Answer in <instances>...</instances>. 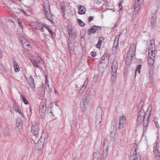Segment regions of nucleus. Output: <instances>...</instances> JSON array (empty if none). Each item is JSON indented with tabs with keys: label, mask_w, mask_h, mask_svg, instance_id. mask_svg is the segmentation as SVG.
<instances>
[{
	"label": "nucleus",
	"mask_w": 160,
	"mask_h": 160,
	"mask_svg": "<svg viewBox=\"0 0 160 160\" xmlns=\"http://www.w3.org/2000/svg\"><path fill=\"white\" fill-rule=\"evenodd\" d=\"M39 131L38 125L37 124L33 125L31 127V132L34 135H37Z\"/></svg>",
	"instance_id": "12"
},
{
	"label": "nucleus",
	"mask_w": 160,
	"mask_h": 160,
	"mask_svg": "<svg viewBox=\"0 0 160 160\" xmlns=\"http://www.w3.org/2000/svg\"><path fill=\"white\" fill-rule=\"evenodd\" d=\"M68 35L70 36L68 38L69 40L71 41L72 39H75L77 38V35L76 33L72 32V29H69L67 31Z\"/></svg>",
	"instance_id": "9"
},
{
	"label": "nucleus",
	"mask_w": 160,
	"mask_h": 160,
	"mask_svg": "<svg viewBox=\"0 0 160 160\" xmlns=\"http://www.w3.org/2000/svg\"><path fill=\"white\" fill-rule=\"evenodd\" d=\"M149 117H148L146 119V122H143V125L144 127V128H143V132H145L146 131H147V127L148 126V123H149Z\"/></svg>",
	"instance_id": "21"
},
{
	"label": "nucleus",
	"mask_w": 160,
	"mask_h": 160,
	"mask_svg": "<svg viewBox=\"0 0 160 160\" xmlns=\"http://www.w3.org/2000/svg\"><path fill=\"white\" fill-rule=\"evenodd\" d=\"M151 23V24L152 27H154V24L156 22V20L155 18H152L150 20Z\"/></svg>",
	"instance_id": "31"
},
{
	"label": "nucleus",
	"mask_w": 160,
	"mask_h": 160,
	"mask_svg": "<svg viewBox=\"0 0 160 160\" xmlns=\"http://www.w3.org/2000/svg\"><path fill=\"white\" fill-rule=\"evenodd\" d=\"M96 55V52L94 51H92L91 53V55L93 57H95Z\"/></svg>",
	"instance_id": "48"
},
{
	"label": "nucleus",
	"mask_w": 160,
	"mask_h": 160,
	"mask_svg": "<svg viewBox=\"0 0 160 160\" xmlns=\"http://www.w3.org/2000/svg\"><path fill=\"white\" fill-rule=\"evenodd\" d=\"M88 78H87L83 84V85L82 86V88L83 90L82 91V92L85 89V88H86V87L87 86V85L88 84Z\"/></svg>",
	"instance_id": "27"
},
{
	"label": "nucleus",
	"mask_w": 160,
	"mask_h": 160,
	"mask_svg": "<svg viewBox=\"0 0 160 160\" xmlns=\"http://www.w3.org/2000/svg\"><path fill=\"white\" fill-rule=\"evenodd\" d=\"M43 26H44V27H45V28L47 30H48L49 29V28H50L49 25H47V24H46V23L44 24Z\"/></svg>",
	"instance_id": "47"
},
{
	"label": "nucleus",
	"mask_w": 160,
	"mask_h": 160,
	"mask_svg": "<svg viewBox=\"0 0 160 160\" xmlns=\"http://www.w3.org/2000/svg\"><path fill=\"white\" fill-rule=\"evenodd\" d=\"M78 24L81 26H83L85 25L84 23L80 19H78Z\"/></svg>",
	"instance_id": "39"
},
{
	"label": "nucleus",
	"mask_w": 160,
	"mask_h": 160,
	"mask_svg": "<svg viewBox=\"0 0 160 160\" xmlns=\"http://www.w3.org/2000/svg\"><path fill=\"white\" fill-rule=\"evenodd\" d=\"M62 12H64V8H62Z\"/></svg>",
	"instance_id": "61"
},
{
	"label": "nucleus",
	"mask_w": 160,
	"mask_h": 160,
	"mask_svg": "<svg viewBox=\"0 0 160 160\" xmlns=\"http://www.w3.org/2000/svg\"><path fill=\"white\" fill-rule=\"evenodd\" d=\"M101 44L102 42L100 41H98V43L96 44V46L97 48H99L101 47Z\"/></svg>",
	"instance_id": "43"
},
{
	"label": "nucleus",
	"mask_w": 160,
	"mask_h": 160,
	"mask_svg": "<svg viewBox=\"0 0 160 160\" xmlns=\"http://www.w3.org/2000/svg\"><path fill=\"white\" fill-rule=\"evenodd\" d=\"M126 120V117L125 116H121L119 118V126L118 127V129H120L123 127L124 125V122Z\"/></svg>",
	"instance_id": "15"
},
{
	"label": "nucleus",
	"mask_w": 160,
	"mask_h": 160,
	"mask_svg": "<svg viewBox=\"0 0 160 160\" xmlns=\"http://www.w3.org/2000/svg\"><path fill=\"white\" fill-rule=\"evenodd\" d=\"M86 10V9L85 7L83 6H81L79 7L78 13L79 14H83L85 13Z\"/></svg>",
	"instance_id": "20"
},
{
	"label": "nucleus",
	"mask_w": 160,
	"mask_h": 160,
	"mask_svg": "<svg viewBox=\"0 0 160 160\" xmlns=\"http://www.w3.org/2000/svg\"><path fill=\"white\" fill-rule=\"evenodd\" d=\"M140 160H146V158L145 157H143L140 158Z\"/></svg>",
	"instance_id": "59"
},
{
	"label": "nucleus",
	"mask_w": 160,
	"mask_h": 160,
	"mask_svg": "<svg viewBox=\"0 0 160 160\" xmlns=\"http://www.w3.org/2000/svg\"><path fill=\"white\" fill-rule=\"evenodd\" d=\"M118 6L120 8V10L121 11L122 9V4L121 3H119Z\"/></svg>",
	"instance_id": "51"
},
{
	"label": "nucleus",
	"mask_w": 160,
	"mask_h": 160,
	"mask_svg": "<svg viewBox=\"0 0 160 160\" xmlns=\"http://www.w3.org/2000/svg\"><path fill=\"white\" fill-rule=\"evenodd\" d=\"M2 51L1 49H0V58H1L2 56Z\"/></svg>",
	"instance_id": "57"
},
{
	"label": "nucleus",
	"mask_w": 160,
	"mask_h": 160,
	"mask_svg": "<svg viewBox=\"0 0 160 160\" xmlns=\"http://www.w3.org/2000/svg\"><path fill=\"white\" fill-rule=\"evenodd\" d=\"M153 75V72L152 71H151V72H150V74H149V78L150 79V78H152V76Z\"/></svg>",
	"instance_id": "53"
},
{
	"label": "nucleus",
	"mask_w": 160,
	"mask_h": 160,
	"mask_svg": "<svg viewBox=\"0 0 160 160\" xmlns=\"http://www.w3.org/2000/svg\"><path fill=\"white\" fill-rule=\"evenodd\" d=\"M158 149V144L156 142L154 144L153 146V149Z\"/></svg>",
	"instance_id": "46"
},
{
	"label": "nucleus",
	"mask_w": 160,
	"mask_h": 160,
	"mask_svg": "<svg viewBox=\"0 0 160 160\" xmlns=\"http://www.w3.org/2000/svg\"><path fill=\"white\" fill-rule=\"evenodd\" d=\"M92 160H98V159H92Z\"/></svg>",
	"instance_id": "64"
},
{
	"label": "nucleus",
	"mask_w": 160,
	"mask_h": 160,
	"mask_svg": "<svg viewBox=\"0 0 160 160\" xmlns=\"http://www.w3.org/2000/svg\"><path fill=\"white\" fill-rule=\"evenodd\" d=\"M26 45L27 46H29V43H28L27 42V43H26Z\"/></svg>",
	"instance_id": "62"
},
{
	"label": "nucleus",
	"mask_w": 160,
	"mask_h": 160,
	"mask_svg": "<svg viewBox=\"0 0 160 160\" xmlns=\"http://www.w3.org/2000/svg\"><path fill=\"white\" fill-rule=\"evenodd\" d=\"M103 153L102 154V156L103 158H105L107 156L108 153V150L103 149Z\"/></svg>",
	"instance_id": "29"
},
{
	"label": "nucleus",
	"mask_w": 160,
	"mask_h": 160,
	"mask_svg": "<svg viewBox=\"0 0 160 160\" xmlns=\"http://www.w3.org/2000/svg\"><path fill=\"white\" fill-rule=\"evenodd\" d=\"M48 30L49 31V33L51 34L52 36L54 37L55 36V33L50 28H49V29Z\"/></svg>",
	"instance_id": "40"
},
{
	"label": "nucleus",
	"mask_w": 160,
	"mask_h": 160,
	"mask_svg": "<svg viewBox=\"0 0 160 160\" xmlns=\"http://www.w3.org/2000/svg\"><path fill=\"white\" fill-rule=\"evenodd\" d=\"M102 61H101V63H104L105 62L103 61V59H104L105 61H108L109 59V57L108 54H104L103 56L102 57Z\"/></svg>",
	"instance_id": "24"
},
{
	"label": "nucleus",
	"mask_w": 160,
	"mask_h": 160,
	"mask_svg": "<svg viewBox=\"0 0 160 160\" xmlns=\"http://www.w3.org/2000/svg\"><path fill=\"white\" fill-rule=\"evenodd\" d=\"M68 50L69 51H70V52L71 53V52L73 51L72 47L70 46L69 44H68Z\"/></svg>",
	"instance_id": "44"
},
{
	"label": "nucleus",
	"mask_w": 160,
	"mask_h": 160,
	"mask_svg": "<svg viewBox=\"0 0 160 160\" xmlns=\"http://www.w3.org/2000/svg\"><path fill=\"white\" fill-rule=\"evenodd\" d=\"M155 45L154 41L152 40L151 41L150 45L149 46L148 49V52H155Z\"/></svg>",
	"instance_id": "14"
},
{
	"label": "nucleus",
	"mask_w": 160,
	"mask_h": 160,
	"mask_svg": "<svg viewBox=\"0 0 160 160\" xmlns=\"http://www.w3.org/2000/svg\"><path fill=\"white\" fill-rule=\"evenodd\" d=\"M45 78H46V80H45V82L46 83V85H47L48 87L49 88L48 77L47 75H46L45 77Z\"/></svg>",
	"instance_id": "38"
},
{
	"label": "nucleus",
	"mask_w": 160,
	"mask_h": 160,
	"mask_svg": "<svg viewBox=\"0 0 160 160\" xmlns=\"http://www.w3.org/2000/svg\"><path fill=\"white\" fill-rule=\"evenodd\" d=\"M48 10H49V13H50V8L49 7L48 8Z\"/></svg>",
	"instance_id": "63"
},
{
	"label": "nucleus",
	"mask_w": 160,
	"mask_h": 160,
	"mask_svg": "<svg viewBox=\"0 0 160 160\" xmlns=\"http://www.w3.org/2000/svg\"><path fill=\"white\" fill-rule=\"evenodd\" d=\"M93 17L92 16H90L88 18V22H90L93 19Z\"/></svg>",
	"instance_id": "52"
},
{
	"label": "nucleus",
	"mask_w": 160,
	"mask_h": 160,
	"mask_svg": "<svg viewBox=\"0 0 160 160\" xmlns=\"http://www.w3.org/2000/svg\"><path fill=\"white\" fill-rule=\"evenodd\" d=\"M18 127H19V129L22 128V124L20 123V122H19L18 124L17 125V128Z\"/></svg>",
	"instance_id": "50"
},
{
	"label": "nucleus",
	"mask_w": 160,
	"mask_h": 160,
	"mask_svg": "<svg viewBox=\"0 0 160 160\" xmlns=\"http://www.w3.org/2000/svg\"><path fill=\"white\" fill-rule=\"evenodd\" d=\"M138 26L136 24H135L133 28L134 29H136L138 28Z\"/></svg>",
	"instance_id": "56"
},
{
	"label": "nucleus",
	"mask_w": 160,
	"mask_h": 160,
	"mask_svg": "<svg viewBox=\"0 0 160 160\" xmlns=\"http://www.w3.org/2000/svg\"><path fill=\"white\" fill-rule=\"evenodd\" d=\"M101 29V28L100 27L93 26L88 31V34L90 35L91 34V32L92 33H94L96 31H99Z\"/></svg>",
	"instance_id": "11"
},
{
	"label": "nucleus",
	"mask_w": 160,
	"mask_h": 160,
	"mask_svg": "<svg viewBox=\"0 0 160 160\" xmlns=\"http://www.w3.org/2000/svg\"><path fill=\"white\" fill-rule=\"evenodd\" d=\"M118 49L113 46L112 48V51L114 54H115L118 52Z\"/></svg>",
	"instance_id": "41"
},
{
	"label": "nucleus",
	"mask_w": 160,
	"mask_h": 160,
	"mask_svg": "<svg viewBox=\"0 0 160 160\" xmlns=\"http://www.w3.org/2000/svg\"><path fill=\"white\" fill-rule=\"evenodd\" d=\"M143 0H135L134 5V8L135 10H138L141 6L143 2Z\"/></svg>",
	"instance_id": "13"
},
{
	"label": "nucleus",
	"mask_w": 160,
	"mask_h": 160,
	"mask_svg": "<svg viewBox=\"0 0 160 160\" xmlns=\"http://www.w3.org/2000/svg\"><path fill=\"white\" fill-rule=\"evenodd\" d=\"M136 46L135 44L131 45L130 47L129 50L128 52L126 58V63L127 65H129L132 62L133 58V56L136 51Z\"/></svg>",
	"instance_id": "1"
},
{
	"label": "nucleus",
	"mask_w": 160,
	"mask_h": 160,
	"mask_svg": "<svg viewBox=\"0 0 160 160\" xmlns=\"http://www.w3.org/2000/svg\"><path fill=\"white\" fill-rule=\"evenodd\" d=\"M99 41L100 42H102V41L104 40V38L102 37H99L98 38Z\"/></svg>",
	"instance_id": "45"
},
{
	"label": "nucleus",
	"mask_w": 160,
	"mask_h": 160,
	"mask_svg": "<svg viewBox=\"0 0 160 160\" xmlns=\"http://www.w3.org/2000/svg\"><path fill=\"white\" fill-rule=\"evenodd\" d=\"M13 108L14 110L17 112L21 116L23 117L21 112V109L20 107L17 104L13 105Z\"/></svg>",
	"instance_id": "17"
},
{
	"label": "nucleus",
	"mask_w": 160,
	"mask_h": 160,
	"mask_svg": "<svg viewBox=\"0 0 160 160\" xmlns=\"http://www.w3.org/2000/svg\"><path fill=\"white\" fill-rule=\"evenodd\" d=\"M117 36L116 37V39H115V40L114 41L113 46L118 49V42L119 41V38H118L117 39Z\"/></svg>",
	"instance_id": "26"
},
{
	"label": "nucleus",
	"mask_w": 160,
	"mask_h": 160,
	"mask_svg": "<svg viewBox=\"0 0 160 160\" xmlns=\"http://www.w3.org/2000/svg\"><path fill=\"white\" fill-rule=\"evenodd\" d=\"M145 111L142 109L139 110L138 114L137 117V124L139 125L143 123L144 122H146V120H145Z\"/></svg>",
	"instance_id": "2"
},
{
	"label": "nucleus",
	"mask_w": 160,
	"mask_h": 160,
	"mask_svg": "<svg viewBox=\"0 0 160 160\" xmlns=\"http://www.w3.org/2000/svg\"><path fill=\"white\" fill-rule=\"evenodd\" d=\"M19 41L23 46H24V44L25 45V43H27V42L28 43H29L27 40L23 37H21L20 38Z\"/></svg>",
	"instance_id": "25"
},
{
	"label": "nucleus",
	"mask_w": 160,
	"mask_h": 160,
	"mask_svg": "<svg viewBox=\"0 0 160 160\" xmlns=\"http://www.w3.org/2000/svg\"><path fill=\"white\" fill-rule=\"evenodd\" d=\"M13 65L14 68V70L16 72H18L19 71L20 68L18 63L15 59L13 60Z\"/></svg>",
	"instance_id": "18"
},
{
	"label": "nucleus",
	"mask_w": 160,
	"mask_h": 160,
	"mask_svg": "<svg viewBox=\"0 0 160 160\" xmlns=\"http://www.w3.org/2000/svg\"><path fill=\"white\" fill-rule=\"evenodd\" d=\"M115 133L113 132H112L110 133V137H112V140L113 141L114 138H115Z\"/></svg>",
	"instance_id": "42"
},
{
	"label": "nucleus",
	"mask_w": 160,
	"mask_h": 160,
	"mask_svg": "<svg viewBox=\"0 0 160 160\" xmlns=\"http://www.w3.org/2000/svg\"><path fill=\"white\" fill-rule=\"evenodd\" d=\"M47 108L46 103L45 102H42L40 105L39 113L40 117L43 118L45 115V112Z\"/></svg>",
	"instance_id": "5"
},
{
	"label": "nucleus",
	"mask_w": 160,
	"mask_h": 160,
	"mask_svg": "<svg viewBox=\"0 0 160 160\" xmlns=\"http://www.w3.org/2000/svg\"><path fill=\"white\" fill-rule=\"evenodd\" d=\"M17 22L19 25H20L22 24L21 21L18 18Z\"/></svg>",
	"instance_id": "54"
},
{
	"label": "nucleus",
	"mask_w": 160,
	"mask_h": 160,
	"mask_svg": "<svg viewBox=\"0 0 160 160\" xmlns=\"http://www.w3.org/2000/svg\"><path fill=\"white\" fill-rule=\"evenodd\" d=\"M19 26L22 28V29H23V27H22V24L20 25H19Z\"/></svg>",
	"instance_id": "60"
},
{
	"label": "nucleus",
	"mask_w": 160,
	"mask_h": 160,
	"mask_svg": "<svg viewBox=\"0 0 160 160\" xmlns=\"http://www.w3.org/2000/svg\"><path fill=\"white\" fill-rule=\"evenodd\" d=\"M82 88H81L80 89V90H79V92H78L79 93H82Z\"/></svg>",
	"instance_id": "58"
},
{
	"label": "nucleus",
	"mask_w": 160,
	"mask_h": 160,
	"mask_svg": "<svg viewBox=\"0 0 160 160\" xmlns=\"http://www.w3.org/2000/svg\"><path fill=\"white\" fill-rule=\"evenodd\" d=\"M142 67V65L141 64L138 65L137 66V68L136 70V74H135V75H136V73L137 72H138V73H140V69Z\"/></svg>",
	"instance_id": "33"
},
{
	"label": "nucleus",
	"mask_w": 160,
	"mask_h": 160,
	"mask_svg": "<svg viewBox=\"0 0 160 160\" xmlns=\"http://www.w3.org/2000/svg\"><path fill=\"white\" fill-rule=\"evenodd\" d=\"M89 102L82 99L80 103V108L82 111H84L87 108L88 104Z\"/></svg>",
	"instance_id": "10"
},
{
	"label": "nucleus",
	"mask_w": 160,
	"mask_h": 160,
	"mask_svg": "<svg viewBox=\"0 0 160 160\" xmlns=\"http://www.w3.org/2000/svg\"><path fill=\"white\" fill-rule=\"evenodd\" d=\"M153 152L155 158L156 160H158L160 157L158 149H153Z\"/></svg>",
	"instance_id": "19"
},
{
	"label": "nucleus",
	"mask_w": 160,
	"mask_h": 160,
	"mask_svg": "<svg viewBox=\"0 0 160 160\" xmlns=\"http://www.w3.org/2000/svg\"><path fill=\"white\" fill-rule=\"evenodd\" d=\"M34 25L37 29L40 30L42 32H44V26L41 23L38 22H35L34 23Z\"/></svg>",
	"instance_id": "16"
},
{
	"label": "nucleus",
	"mask_w": 160,
	"mask_h": 160,
	"mask_svg": "<svg viewBox=\"0 0 160 160\" xmlns=\"http://www.w3.org/2000/svg\"><path fill=\"white\" fill-rule=\"evenodd\" d=\"M138 147V145L134 144L131 151L130 160H138L137 157V150Z\"/></svg>",
	"instance_id": "4"
},
{
	"label": "nucleus",
	"mask_w": 160,
	"mask_h": 160,
	"mask_svg": "<svg viewBox=\"0 0 160 160\" xmlns=\"http://www.w3.org/2000/svg\"><path fill=\"white\" fill-rule=\"evenodd\" d=\"M22 12L25 15H26V13L25 12L24 10L22 8H21V10Z\"/></svg>",
	"instance_id": "55"
},
{
	"label": "nucleus",
	"mask_w": 160,
	"mask_h": 160,
	"mask_svg": "<svg viewBox=\"0 0 160 160\" xmlns=\"http://www.w3.org/2000/svg\"><path fill=\"white\" fill-rule=\"evenodd\" d=\"M36 62L37 63L42 64L43 63V61L42 59L39 57H38L36 58Z\"/></svg>",
	"instance_id": "34"
},
{
	"label": "nucleus",
	"mask_w": 160,
	"mask_h": 160,
	"mask_svg": "<svg viewBox=\"0 0 160 160\" xmlns=\"http://www.w3.org/2000/svg\"><path fill=\"white\" fill-rule=\"evenodd\" d=\"M155 57V52H148V62L150 65L152 66L154 64Z\"/></svg>",
	"instance_id": "7"
},
{
	"label": "nucleus",
	"mask_w": 160,
	"mask_h": 160,
	"mask_svg": "<svg viewBox=\"0 0 160 160\" xmlns=\"http://www.w3.org/2000/svg\"><path fill=\"white\" fill-rule=\"evenodd\" d=\"M43 11L44 12V13L45 14L46 18L50 20V21L52 22V20H51V19L52 18L51 16H52L53 15L51 13H50V16H49L48 12V11H46L45 8L44 9Z\"/></svg>",
	"instance_id": "23"
},
{
	"label": "nucleus",
	"mask_w": 160,
	"mask_h": 160,
	"mask_svg": "<svg viewBox=\"0 0 160 160\" xmlns=\"http://www.w3.org/2000/svg\"><path fill=\"white\" fill-rule=\"evenodd\" d=\"M92 97V94L91 91L89 90H87L83 96L82 99L89 102Z\"/></svg>",
	"instance_id": "8"
},
{
	"label": "nucleus",
	"mask_w": 160,
	"mask_h": 160,
	"mask_svg": "<svg viewBox=\"0 0 160 160\" xmlns=\"http://www.w3.org/2000/svg\"><path fill=\"white\" fill-rule=\"evenodd\" d=\"M108 140L107 138H105L103 142V149L108 150Z\"/></svg>",
	"instance_id": "22"
},
{
	"label": "nucleus",
	"mask_w": 160,
	"mask_h": 160,
	"mask_svg": "<svg viewBox=\"0 0 160 160\" xmlns=\"http://www.w3.org/2000/svg\"><path fill=\"white\" fill-rule=\"evenodd\" d=\"M49 115L52 118H53L55 117V116L53 114L52 112L51 111L49 112Z\"/></svg>",
	"instance_id": "49"
},
{
	"label": "nucleus",
	"mask_w": 160,
	"mask_h": 160,
	"mask_svg": "<svg viewBox=\"0 0 160 160\" xmlns=\"http://www.w3.org/2000/svg\"><path fill=\"white\" fill-rule=\"evenodd\" d=\"M20 10L21 8H14L13 9V12L17 13H19L20 12Z\"/></svg>",
	"instance_id": "36"
},
{
	"label": "nucleus",
	"mask_w": 160,
	"mask_h": 160,
	"mask_svg": "<svg viewBox=\"0 0 160 160\" xmlns=\"http://www.w3.org/2000/svg\"><path fill=\"white\" fill-rule=\"evenodd\" d=\"M152 109V107L151 106H149L148 107V109L146 112V113L148 114L149 115L148 117H149V120L150 119V112H151Z\"/></svg>",
	"instance_id": "30"
},
{
	"label": "nucleus",
	"mask_w": 160,
	"mask_h": 160,
	"mask_svg": "<svg viewBox=\"0 0 160 160\" xmlns=\"http://www.w3.org/2000/svg\"><path fill=\"white\" fill-rule=\"evenodd\" d=\"M118 68V63L117 62H114L112 67V73L111 76V79L112 82H114L116 78L117 73V70Z\"/></svg>",
	"instance_id": "3"
},
{
	"label": "nucleus",
	"mask_w": 160,
	"mask_h": 160,
	"mask_svg": "<svg viewBox=\"0 0 160 160\" xmlns=\"http://www.w3.org/2000/svg\"><path fill=\"white\" fill-rule=\"evenodd\" d=\"M21 97L24 103L26 105L28 104V101L26 98L24 97V96L23 95H21Z\"/></svg>",
	"instance_id": "32"
},
{
	"label": "nucleus",
	"mask_w": 160,
	"mask_h": 160,
	"mask_svg": "<svg viewBox=\"0 0 160 160\" xmlns=\"http://www.w3.org/2000/svg\"><path fill=\"white\" fill-rule=\"evenodd\" d=\"M100 154L98 151H96L94 152L93 154V159H98V158L99 157Z\"/></svg>",
	"instance_id": "28"
},
{
	"label": "nucleus",
	"mask_w": 160,
	"mask_h": 160,
	"mask_svg": "<svg viewBox=\"0 0 160 160\" xmlns=\"http://www.w3.org/2000/svg\"><path fill=\"white\" fill-rule=\"evenodd\" d=\"M102 113V110L101 108L100 107L98 108L96 110V126H98V124H100L101 122Z\"/></svg>",
	"instance_id": "6"
},
{
	"label": "nucleus",
	"mask_w": 160,
	"mask_h": 160,
	"mask_svg": "<svg viewBox=\"0 0 160 160\" xmlns=\"http://www.w3.org/2000/svg\"><path fill=\"white\" fill-rule=\"evenodd\" d=\"M31 62L32 63V64L35 67L38 68H39V67L37 63L34 60H31Z\"/></svg>",
	"instance_id": "35"
},
{
	"label": "nucleus",
	"mask_w": 160,
	"mask_h": 160,
	"mask_svg": "<svg viewBox=\"0 0 160 160\" xmlns=\"http://www.w3.org/2000/svg\"><path fill=\"white\" fill-rule=\"evenodd\" d=\"M153 121L156 125V127L157 128H159V125H158V118H154V120H153Z\"/></svg>",
	"instance_id": "37"
}]
</instances>
